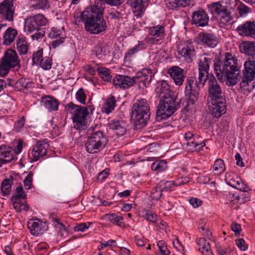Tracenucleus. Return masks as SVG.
Masks as SVG:
<instances>
[{
    "label": "nucleus",
    "mask_w": 255,
    "mask_h": 255,
    "mask_svg": "<svg viewBox=\"0 0 255 255\" xmlns=\"http://www.w3.org/2000/svg\"><path fill=\"white\" fill-rule=\"evenodd\" d=\"M103 9L99 3L94 4L89 11L74 15L76 22H84L86 30L91 34H99L107 28L103 17Z\"/></svg>",
    "instance_id": "nucleus-1"
},
{
    "label": "nucleus",
    "mask_w": 255,
    "mask_h": 255,
    "mask_svg": "<svg viewBox=\"0 0 255 255\" xmlns=\"http://www.w3.org/2000/svg\"><path fill=\"white\" fill-rule=\"evenodd\" d=\"M214 70L216 77L222 80L224 76L227 79L228 86L236 85L238 81L237 59L230 52H226L223 62L216 60L214 64Z\"/></svg>",
    "instance_id": "nucleus-2"
},
{
    "label": "nucleus",
    "mask_w": 255,
    "mask_h": 255,
    "mask_svg": "<svg viewBox=\"0 0 255 255\" xmlns=\"http://www.w3.org/2000/svg\"><path fill=\"white\" fill-rule=\"evenodd\" d=\"M150 106L145 99H138L131 107V117L136 126H145L150 117Z\"/></svg>",
    "instance_id": "nucleus-3"
},
{
    "label": "nucleus",
    "mask_w": 255,
    "mask_h": 255,
    "mask_svg": "<svg viewBox=\"0 0 255 255\" xmlns=\"http://www.w3.org/2000/svg\"><path fill=\"white\" fill-rule=\"evenodd\" d=\"M20 66V60L16 51L12 49H8L4 52L0 59V75L5 77L10 70L18 69Z\"/></svg>",
    "instance_id": "nucleus-4"
},
{
    "label": "nucleus",
    "mask_w": 255,
    "mask_h": 255,
    "mask_svg": "<svg viewBox=\"0 0 255 255\" xmlns=\"http://www.w3.org/2000/svg\"><path fill=\"white\" fill-rule=\"evenodd\" d=\"M180 107L179 101L173 97L161 99L156 113L157 121L168 119Z\"/></svg>",
    "instance_id": "nucleus-5"
},
{
    "label": "nucleus",
    "mask_w": 255,
    "mask_h": 255,
    "mask_svg": "<svg viewBox=\"0 0 255 255\" xmlns=\"http://www.w3.org/2000/svg\"><path fill=\"white\" fill-rule=\"evenodd\" d=\"M108 140L106 135L101 131L93 132L86 143V149L88 153H96L104 149Z\"/></svg>",
    "instance_id": "nucleus-6"
},
{
    "label": "nucleus",
    "mask_w": 255,
    "mask_h": 255,
    "mask_svg": "<svg viewBox=\"0 0 255 255\" xmlns=\"http://www.w3.org/2000/svg\"><path fill=\"white\" fill-rule=\"evenodd\" d=\"M69 110H73L72 119L74 123V127L77 129H81L86 126L87 117L89 114L88 109L70 103L67 105Z\"/></svg>",
    "instance_id": "nucleus-7"
},
{
    "label": "nucleus",
    "mask_w": 255,
    "mask_h": 255,
    "mask_svg": "<svg viewBox=\"0 0 255 255\" xmlns=\"http://www.w3.org/2000/svg\"><path fill=\"white\" fill-rule=\"evenodd\" d=\"M48 23V20L43 14L38 13L25 19L24 29L27 34L31 33L35 30H39L41 27L46 25Z\"/></svg>",
    "instance_id": "nucleus-8"
},
{
    "label": "nucleus",
    "mask_w": 255,
    "mask_h": 255,
    "mask_svg": "<svg viewBox=\"0 0 255 255\" xmlns=\"http://www.w3.org/2000/svg\"><path fill=\"white\" fill-rule=\"evenodd\" d=\"M23 141L18 140L15 151L12 148L4 144L0 145V167L11 162L14 158L15 153H20L22 149Z\"/></svg>",
    "instance_id": "nucleus-9"
},
{
    "label": "nucleus",
    "mask_w": 255,
    "mask_h": 255,
    "mask_svg": "<svg viewBox=\"0 0 255 255\" xmlns=\"http://www.w3.org/2000/svg\"><path fill=\"white\" fill-rule=\"evenodd\" d=\"M177 53L187 63H191L195 57L196 51L193 42L190 40L180 42L177 46Z\"/></svg>",
    "instance_id": "nucleus-10"
},
{
    "label": "nucleus",
    "mask_w": 255,
    "mask_h": 255,
    "mask_svg": "<svg viewBox=\"0 0 255 255\" xmlns=\"http://www.w3.org/2000/svg\"><path fill=\"white\" fill-rule=\"evenodd\" d=\"M26 194L21 186H18L11 196V202L13 208L17 212L21 211H27L28 206L25 200Z\"/></svg>",
    "instance_id": "nucleus-11"
},
{
    "label": "nucleus",
    "mask_w": 255,
    "mask_h": 255,
    "mask_svg": "<svg viewBox=\"0 0 255 255\" xmlns=\"http://www.w3.org/2000/svg\"><path fill=\"white\" fill-rule=\"evenodd\" d=\"M208 83V98H210L211 101L226 100L220 85L213 75L209 78Z\"/></svg>",
    "instance_id": "nucleus-12"
},
{
    "label": "nucleus",
    "mask_w": 255,
    "mask_h": 255,
    "mask_svg": "<svg viewBox=\"0 0 255 255\" xmlns=\"http://www.w3.org/2000/svg\"><path fill=\"white\" fill-rule=\"evenodd\" d=\"M15 7L13 0H3L0 2V19L13 21Z\"/></svg>",
    "instance_id": "nucleus-13"
},
{
    "label": "nucleus",
    "mask_w": 255,
    "mask_h": 255,
    "mask_svg": "<svg viewBox=\"0 0 255 255\" xmlns=\"http://www.w3.org/2000/svg\"><path fill=\"white\" fill-rule=\"evenodd\" d=\"M226 183L233 188L241 191H248V187L244 183L238 175L233 172H227L225 176Z\"/></svg>",
    "instance_id": "nucleus-14"
},
{
    "label": "nucleus",
    "mask_w": 255,
    "mask_h": 255,
    "mask_svg": "<svg viewBox=\"0 0 255 255\" xmlns=\"http://www.w3.org/2000/svg\"><path fill=\"white\" fill-rule=\"evenodd\" d=\"M197 38L205 47L215 48L219 42V38L214 34L201 32L198 33Z\"/></svg>",
    "instance_id": "nucleus-15"
},
{
    "label": "nucleus",
    "mask_w": 255,
    "mask_h": 255,
    "mask_svg": "<svg viewBox=\"0 0 255 255\" xmlns=\"http://www.w3.org/2000/svg\"><path fill=\"white\" fill-rule=\"evenodd\" d=\"M49 145L47 143L43 141L37 142L32 148L31 153L29 154L32 161H36L44 155H46Z\"/></svg>",
    "instance_id": "nucleus-16"
},
{
    "label": "nucleus",
    "mask_w": 255,
    "mask_h": 255,
    "mask_svg": "<svg viewBox=\"0 0 255 255\" xmlns=\"http://www.w3.org/2000/svg\"><path fill=\"white\" fill-rule=\"evenodd\" d=\"M191 18V23L198 27H204L208 25L209 20L207 13L201 8L193 11Z\"/></svg>",
    "instance_id": "nucleus-17"
},
{
    "label": "nucleus",
    "mask_w": 255,
    "mask_h": 255,
    "mask_svg": "<svg viewBox=\"0 0 255 255\" xmlns=\"http://www.w3.org/2000/svg\"><path fill=\"white\" fill-rule=\"evenodd\" d=\"M134 84L133 77L128 76L118 75L113 80V84L116 88L124 90L132 87Z\"/></svg>",
    "instance_id": "nucleus-18"
},
{
    "label": "nucleus",
    "mask_w": 255,
    "mask_h": 255,
    "mask_svg": "<svg viewBox=\"0 0 255 255\" xmlns=\"http://www.w3.org/2000/svg\"><path fill=\"white\" fill-rule=\"evenodd\" d=\"M236 30L242 36L250 37L255 39V23L247 21L239 25Z\"/></svg>",
    "instance_id": "nucleus-19"
},
{
    "label": "nucleus",
    "mask_w": 255,
    "mask_h": 255,
    "mask_svg": "<svg viewBox=\"0 0 255 255\" xmlns=\"http://www.w3.org/2000/svg\"><path fill=\"white\" fill-rule=\"evenodd\" d=\"M167 73L176 85L180 86L182 85L186 76L183 69L177 66H173L168 69Z\"/></svg>",
    "instance_id": "nucleus-20"
},
{
    "label": "nucleus",
    "mask_w": 255,
    "mask_h": 255,
    "mask_svg": "<svg viewBox=\"0 0 255 255\" xmlns=\"http://www.w3.org/2000/svg\"><path fill=\"white\" fill-rule=\"evenodd\" d=\"M27 227L29 229L30 233L34 236H38L43 234L48 228L46 222L32 220L28 222Z\"/></svg>",
    "instance_id": "nucleus-21"
},
{
    "label": "nucleus",
    "mask_w": 255,
    "mask_h": 255,
    "mask_svg": "<svg viewBox=\"0 0 255 255\" xmlns=\"http://www.w3.org/2000/svg\"><path fill=\"white\" fill-rule=\"evenodd\" d=\"M212 105L210 108L211 114L215 118H220L226 112V100L212 101Z\"/></svg>",
    "instance_id": "nucleus-22"
},
{
    "label": "nucleus",
    "mask_w": 255,
    "mask_h": 255,
    "mask_svg": "<svg viewBox=\"0 0 255 255\" xmlns=\"http://www.w3.org/2000/svg\"><path fill=\"white\" fill-rule=\"evenodd\" d=\"M149 0H128L130 5L134 8L133 13L136 18L142 16L148 5Z\"/></svg>",
    "instance_id": "nucleus-23"
},
{
    "label": "nucleus",
    "mask_w": 255,
    "mask_h": 255,
    "mask_svg": "<svg viewBox=\"0 0 255 255\" xmlns=\"http://www.w3.org/2000/svg\"><path fill=\"white\" fill-rule=\"evenodd\" d=\"M92 53L98 59L105 60L110 56V48L106 43L100 42L93 47Z\"/></svg>",
    "instance_id": "nucleus-24"
},
{
    "label": "nucleus",
    "mask_w": 255,
    "mask_h": 255,
    "mask_svg": "<svg viewBox=\"0 0 255 255\" xmlns=\"http://www.w3.org/2000/svg\"><path fill=\"white\" fill-rule=\"evenodd\" d=\"M151 78V71L147 69H143L137 72L133 77V79L134 81V84L136 83L139 84H142L143 86L146 87L150 82Z\"/></svg>",
    "instance_id": "nucleus-25"
},
{
    "label": "nucleus",
    "mask_w": 255,
    "mask_h": 255,
    "mask_svg": "<svg viewBox=\"0 0 255 255\" xmlns=\"http://www.w3.org/2000/svg\"><path fill=\"white\" fill-rule=\"evenodd\" d=\"M48 37L50 39H56L50 44V47L53 48L58 47L64 42L65 40V38L63 36L61 30L54 27L50 28L48 33Z\"/></svg>",
    "instance_id": "nucleus-26"
},
{
    "label": "nucleus",
    "mask_w": 255,
    "mask_h": 255,
    "mask_svg": "<svg viewBox=\"0 0 255 255\" xmlns=\"http://www.w3.org/2000/svg\"><path fill=\"white\" fill-rule=\"evenodd\" d=\"M231 7L226 6L217 15L216 19L221 26H224L229 23L233 19L232 15Z\"/></svg>",
    "instance_id": "nucleus-27"
},
{
    "label": "nucleus",
    "mask_w": 255,
    "mask_h": 255,
    "mask_svg": "<svg viewBox=\"0 0 255 255\" xmlns=\"http://www.w3.org/2000/svg\"><path fill=\"white\" fill-rule=\"evenodd\" d=\"M243 76L249 80L255 79V60L249 58L244 64Z\"/></svg>",
    "instance_id": "nucleus-28"
},
{
    "label": "nucleus",
    "mask_w": 255,
    "mask_h": 255,
    "mask_svg": "<svg viewBox=\"0 0 255 255\" xmlns=\"http://www.w3.org/2000/svg\"><path fill=\"white\" fill-rule=\"evenodd\" d=\"M109 127L118 136H123L126 132V124L122 120H113L109 124Z\"/></svg>",
    "instance_id": "nucleus-29"
},
{
    "label": "nucleus",
    "mask_w": 255,
    "mask_h": 255,
    "mask_svg": "<svg viewBox=\"0 0 255 255\" xmlns=\"http://www.w3.org/2000/svg\"><path fill=\"white\" fill-rule=\"evenodd\" d=\"M42 105L49 111H56L58 109L59 101L50 96H43L41 99Z\"/></svg>",
    "instance_id": "nucleus-30"
},
{
    "label": "nucleus",
    "mask_w": 255,
    "mask_h": 255,
    "mask_svg": "<svg viewBox=\"0 0 255 255\" xmlns=\"http://www.w3.org/2000/svg\"><path fill=\"white\" fill-rule=\"evenodd\" d=\"M155 92L161 99L171 97L169 86L166 81L162 80L158 82L157 83Z\"/></svg>",
    "instance_id": "nucleus-31"
},
{
    "label": "nucleus",
    "mask_w": 255,
    "mask_h": 255,
    "mask_svg": "<svg viewBox=\"0 0 255 255\" xmlns=\"http://www.w3.org/2000/svg\"><path fill=\"white\" fill-rule=\"evenodd\" d=\"M164 2L168 9L177 10L180 7L188 6L190 0H164Z\"/></svg>",
    "instance_id": "nucleus-32"
},
{
    "label": "nucleus",
    "mask_w": 255,
    "mask_h": 255,
    "mask_svg": "<svg viewBox=\"0 0 255 255\" xmlns=\"http://www.w3.org/2000/svg\"><path fill=\"white\" fill-rule=\"evenodd\" d=\"M240 50L243 53L248 56H251L253 58L255 57V42L244 41L240 45Z\"/></svg>",
    "instance_id": "nucleus-33"
},
{
    "label": "nucleus",
    "mask_w": 255,
    "mask_h": 255,
    "mask_svg": "<svg viewBox=\"0 0 255 255\" xmlns=\"http://www.w3.org/2000/svg\"><path fill=\"white\" fill-rule=\"evenodd\" d=\"M197 242L199 250L203 255H213L209 243L205 238H198Z\"/></svg>",
    "instance_id": "nucleus-34"
},
{
    "label": "nucleus",
    "mask_w": 255,
    "mask_h": 255,
    "mask_svg": "<svg viewBox=\"0 0 255 255\" xmlns=\"http://www.w3.org/2000/svg\"><path fill=\"white\" fill-rule=\"evenodd\" d=\"M17 34V31L15 28L11 27H8L3 36V44L6 45H10L14 41Z\"/></svg>",
    "instance_id": "nucleus-35"
},
{
    "label": "nucleus",
    "mask_w": 255,
    "mask_h": 255,
    "mask_svg": "<svg viewBox=\"0 0 255 255\" xmlns=\"http://www.w3.org/2000/svg\"><path fill=\"white\" fill-rule=\"evenodd\" d=\"M148 32L150 36L157 38L160 40L164 37L165 30L163 26L158 25L150 27L148 29Z\"/></svg>",
    "instance_id": "nucleus-36"
},
{
    "label": "nucleus",
    "mask_w": 255,
    "mask_h": 255,
    "mask_svg": "<svg viewBox=\"0 0 255 255\" xmlns=\"http://www.w3.org/2000/svg\"><path fill=\"white\" fill-rule=\"evenodd\" d=\"M14 178L10 176L5 178L1 184V191L3 195H8L11 190V185L13 184Z\"/></svg>",
    "instance_id": "nucleus-37"
},
{
    "label": "nucleus",
    "mask_w": 255,
    "mask_h": 255,
    "mask_svg": "<svg viewBox=\"0 0 255 255\" xmlns=\"http://www.w3.org/2000/svg\"><path fill=\"white\" fill-rule=\"evenodd\" d=\"M200 86H201L198 84V81L196 80L195 77H190L186 80L185 91H186L187 93L188 92L198 91Z\"/></svg>",
    "instance_id": "nucleus-38"
},
{
    "label": "nucleus",
    "mask_w": 255,
    "mask_h": 255,
    "mask_svg": "<svg viewBox=\"0 0 255 255\" xmlns=\"http://www.w3.org/2000/svg\"><path fill=\"white\" fill-rule=\"evenodd\" d=\"M116 100L114 96H111L107 99L102 108V112L105 114H109L115 108Z\"/></svg>",
    "instance_id": "nucleus-39"
},
{
    "label": "nucleus",
    "mask_w": 255,
    "mask_h": 255,
    "mask_svg": "<svg viewBox=\"0 0 255 255\" xmlns=\"http://www.w3.org/2000/svg\"><path fill=\"white\" fill-rule=\"evenodd\" d=\"M226 6L223 5L220 1L212 2L207 5V8L211 14L217 16Z\"/></svg>",
    "instance_id": "nucleus-40"
},
{
    "label": "nucleus",
    "mask_w": 255,
    "mask_h": 255,
    "mask_svg": "<svg viewBox=\"0 0 255 255\" xmlns=\"http://www.w3.org/2000/svg\"><path fill=\"white\" fill-rule=\"evenodd\" d=\"M106 218L112 223L118 226L125 227V223L124 222V217L116 214H110L106 215Z\"/></svg>",
    "instance_id": "nucleus-41"
},
{
    "label": "nucleus",
    "mask_w": 255,
    "mask_h": 255,
    "mask_svg": "<svg viewBox=\"0 0 255 255\" xmlns=\"http://www.w3.org/2000/svg\"><path fill=\"white\" fill-rule=\"evenodd\" d=\"M17 49L20 54H25L28 51V45L25 38L19 35L16 41Z\"/></svg>",
    "instance_id": "nucleus-42"
},
{
    "label": "nucleus",
    "mask_w": 255,
    "mask_h": 255,
    "mask_svg": "<svg viewBox=\"0 0 255 255\" xmlns=\"http://www.w3.org/2000/svg\"><path fill=\"white\" fill-rule=\"evenodd\" d=\"M33 82L27 80L25 78H19L14 84V87L17 91H21L32 87Z\"/></svg>",
    "instance_id": "nucleus-43"
},
{
    "label": "nucleus",
    "mask_w": 255,
    "mask_h": 255,
    "mask_svg": "<svg viewBox=\"0 0 255 255\" xmlns=\"http://www.w3.org/2000/svg\"><path fill=\"white\" fill-rule=\"evenodd\" d=\"M212 59L205 56H201L198 62V70L209 71Z\"/></svg>",
    "instance_id": "nucleus-44"
},
{
    "label": "nucleus",
    "mask_w": 255,
    "mask_h": 255,
    "mask_svg": "<svg viewBox=\"0 0 255 255\" xmlns=\"http://www.w3.org/2000/svg\"><path fill=\"white\" fill-rule=\"evenodd\" d=\"M151 168L157 172H162L167 168V162L165 160H156L152 163Z\"/></svg>",
    "instance_id": "nucleus-45"
},
{
    "label": "nucleus",
    "mask_w": 255,
    "mask_h": 255,
    "mask_svg": "<svg viewBox=\"0 0 255 255\" xmlns=\"http://www.w3.org/2000/svg\"><path fill=\"white\" fill-rule=\"evenodd\" d=\"M226 169L224 161L223 160L218 158L217 159L213 167V170L215 174H221L223 173Z\"/></svg>",
    "instance_id": "nucleus-46"
},
{
    "label": "nucleus",
    "mask_w": 255,
    "mask_h": 255,
    "mask_svg": "<svg viewBox=\"0 0 255 255\" xmlns=\"http://www.w3.org/2000/svg\"><path fill=\"white\" fill-rule=\"evenodd\" d=\"M49 3L47 0H33L31 7L36 10H44L49 7Z\"/></svg>",
    "instance_id": "nucleus-47"
},
{
    "label": "nucleus",
    "mask_w": 255,
    "mask_h": 255,
    "mask_svg": "<svg viewBox=\"0 0 255 255\" xmlns=\"http://www.w3.org/2000/svg\"><path fill=\"white\" fill-rule=\"evenodd\" d=\"M51 220L53 222L54 225L57 230L58 233L61 237H64L67 234V230L65 225L60 221L59 219L52 217Z\"/></svg>",
    "instance_id": "nucleus-48"
},
{
    "label": "nucleus",
    "mask_w": 255,
    "mask_h": 255,
    "mask_svg": "<svg viewBox=\"0 0 255 255\" xmlns=\"http://www.w3.org/2000/svg\"><path fill=\"white\" fill-rule=\"evenodd\" d=\"M98 74L101 78L108 82L112 80V76L110 74V69L106 67H99L97 69Z\"/></svg>",
    "instance_id": "nucleus-49"
},
{
    "label": "nucleus",
    "mask_w": 255,
    "mask_h": 255,
    "mask_svg": "<svg viewBox=\"0 0 255 255\" xmlns=\"http://www.w3.org/2000/svg\"><path fill=\"white\" fill-rule=\"evenodd\" d=\"M254 80H249L243 76L242 80L240 83V87L242 90L245 92H250L253 89L254 86L252 82Z\"/></svg>",
    "instance_id": "nucleus-50"
},
{
    "label": "nucleus",
    "mask_w": 255,
    "mask_h": 255,
    "mask_svg": "<svg viewBox=\"0 0 255 255\" xmlns=\"http://www.w3.org/2000/svg\"><path fill=\"white\" fill-rule=\"evenodd\" d=\"M237 10L239 15L242 17L247 16L248 14L252 12L251 8L242 3L238 6Z\"/></svg>",
    "instance_id": "nucleus-51"
},
{
    "label": "nucleus",
    "mask_w": 255,
    "mask_h": 255,
    "mask_svg": "<svg viewBox=\"0 0 255 255\" xmlns=\"http://www.w3.org/2000/svg\"><path fill=\"white\" fill-rule=\"evenodd\" d=\"M185 99L188 106L193 105L198 100L197 91L186 92L185 91Z\"/></svg>",
    "instance_id": "nucleus-52"
},
{
    "label": "nucleus",
    "mask_w": 255,
    "mask_h": 255,
    "mask_svg": "<svg viewBox=\"0 0 255 255\" xmlns=\"http://www.w3.org/2000/svg\"><path fill=\"white\" fill-rule=\"evenodd\" d=\"M40 66L44 70H48L51 68L52 60L49 56L43 57L39 63Z\"/></svg>",
    "instance_id": "nucleus-53"
},
{
    "label": "nucleus",
    "mask_w": 255,
    "mask_h": 255,
    "mask_svg": "<svg viewBox=\"0 0 255 255\" xmlns=\"http://www.w3.org/2000/svg\"><path fill=\"white\" fill-rule=\"evenodd\" d=\"M104 2H105L111 6H118L121 5L122 3L121 0H97L94 4H96L99 3V5H100L103 9V12H104L105 8Z\"/></svg>",
    "instance_id": "nucleus-54"
},
{
    "label": "nucleus",
    "mask_w": 255,
    "mask_h": 255,
    "mask_svg": "<svg viewBox=\"0 0 255 255\" xmlns=\"http://www.w3.org/2000/svg\"><path fill=\"white\" fill-rule=\"evenodd\" d=\"M199 71L198 78V83L199 85H201L202 87H203L206 81L208 80L209 78V71Z\"/></svg>",
    "instance_id": "nucleus-55"
},
{
    "label": "nucleus",
    "mask_w": 255,
    "mask_h": 255,
    "mask_svg": "<svg viewBox=\"0 0 255 255\" xmlns=\"http://www.w3.org/2000/svg\"><path fill=\"white\" fill-rule=\"evenodd\" d=\"M163 191H170L175 187L174 181H162L159 185Z\"/></svg>",
    "instance_id": "nucleus-56"
},
{
    "label": "nucleus",
    "mask_w": 255,
    "mask_h": 255,
    "mask_svg": "<svg viewBox=\"0 0 255 255\" xmlns=\"http://www.w3.org/2000/svg\"><path fill=\"white\" fill-rule=\"evenodd\" d=\"M162 192L159 185L154 187L151 191V198L156 200L159 199L162 195Z\"/></svg>",
    "instance_id": "nucleus-57"
},
{
    "label": "nucleus",
    "mask_w": 255,
    "mask_h": 255,
    "mask_svg": "<svg viewBox=\"0 0 255 255\" xmlns=\"http://www.w3.org/2000/svg\"><path fill=\"white\" fill-rule=\"evenodd\" d=\"M187 145L190 146V149L193 151H198L203 147L206 145V143L204 141L201 142H196L194 140L189 142Z\"/></svg>",
    "instance_id": "nucleus-58"
},
{
    "label": "nucleus",
    "mask_w": 255,
    "mask_h": 255,
    "mask_svg": "<svg viewBox=\"0 0 255 255\" xmlns=\"http://www.w3.org/2000/svg\"><path fill=\"white\" fill-rule=\"evenodd\" d=\"M76 99L82 104H85L86 95L82 88H80L76 93Z\"/></svg>",
    "instance_id": "nucleus-59"
},
{
    "label": "nucleus",
    "mask_w": 255,
    "mask_h": 255,
    "mask_svg": "<svg viewBox=\"0 0 255 255\" xmlns=\"http://www.w3.org/2000/svg\"><path fill=\"white\" fill-rule=\"evenodd\" d=\"M144 218L150 222L155 223L157 221V216L150 211H146L143 215Z\"/></svg>",
    "instance_id": "nucleus-60"
},
{
    "label": "nucleus",
    "mask_w": 255,
    "mask_h": 255,
    "mask_svg": "<svg viewBox=\"0 0 255 255\" xmlns=\"http://www.w3.org/2000/svg\"><path fill=\"white\" fill-rule=\"evenodd\" d=\"M43 49H39L36 52H34L32 55V61L34 64H38L43 58Z\"/></svg>",
    "instance_id": "nucleus-61"
},
{
    "label": "nucleus",
    "mask_w": 255,
    "mask_h": 255,
    "mask_svg": "<svg viewBox=\"0 0 255 255\" xmlns=\"http://www.w3.org/2000/svg\"><path fill=\"white\" fill-rule=\"evenodd\" d=\"M147 44L143 41H138L137 43L131 49L136 54L139 51L145 50Z\"/></svg>",
    "instance_id": "nucleus-62"
},
{
    "label": "nucleus",
    "mask_w": 255,
    "mask_h": 255,
    "mask_svg": "<svg viewBox=\"0 0 255 255\" xmlns=\"http://www.w3.org/2000/svg\"><path fill=\"white\" fill-rule=\"evenodd\" d=\"M135 53L131 49H129L125 54L124 63L126 64H129Z\"/></svg>",
    "instance_id": "nucleus-63"
},
{
    "label": "nucleus",
    "mask_w": 255,
    "mask_h": 255,
    "mask_svg": "<svg viewBox=\"0 0 255 255\" xmlns=\"http://www.w3.org/2000/svg\"><path fill=\"white\" fill-rule=\"evenodd\" d=\"M91 224L90 222L80 223L74 227V230L76 232H84L89 228Z\"/></svg>",
    "instance_id": "nucleus-64"
}]
</instances>
